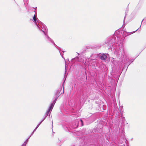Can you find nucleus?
I'll use <instances>...</instances> for the list:
<instances>
[{"mask_svg":"<svg viewBox=\"0 0 146 146\" xmlns=\"http://www.w3.org/2000/svg\"><path fill=\"white\" fill-rule=\"evenodd\" d=\"M33 20L36 26L37 29L41 31L43 33L46 39L47 40L48 42L52 43L55 45L56 44L53 40L48 35V31L46 27L39 20H37V18L36 17L35 14L33 17Z\"/></svg>","mask_w":146,"mask_h":146,"instance_id":"nucleus-1","label":"nucleus"},{"mask_svg":"<svg viewBox=\"0 0 146 146\" xmlns=\"http://www.w3.org/2000/svg\"><path fill=\"white\" fill-rule=\"evenodd\" d=\"M115 54L117 57L121 59V60L120 62L121 64H125V65L129 66L133 60H129V58L125 53L123 48L121 47L120 48L119 46L118 48L115 49Z\"/></svg>","mask_w":146,"mask_h":146,"instance_id":"nucleus-2","label":"nucleus"},{"mask_svg":"<svg viewBox=\"0 0 146 146\" xmlns=\"http://www.w3.org/2000/svg\"><path fill=\"white\" fill-rule=\"evenodd\" d=\"M116 37L114 35L108 38L104 44V45H106L109 46L110 48L114 44Z\"/></svg>","mask_w":146,"mask_h":146,"instance_id":"nucleus-3","label":"nucleus"},{"mask_svg":"<svg viewBox=\"0 0 146 146\" xmlns=\"http://www.w3.org/2000/svg\"><path fill=\"white\" fill-rule=\"evenodd\" d=\"M96 54H91L90 58L86 59L85 63H87L88 62H90V64H91L93 66H95L96 65V62L95 59L96 58Z\"/></svg>","mask_w":146,"mask_h":146,"instance_id":"nucleus-4","label":"nucleus"},{"mask_svg":"<svg viewBox=\"0 0 146 146\" xmlns=\"http://www.w3.org/2000/svg\"><path fill=\"white\" fill-rule=\"evenodd\" d=\"M108 55V54H104V53H100L98 55V58L100 59L102 61L106 62L107 56V55Z\"/></svg>","mask_w":146,"mask_h":146,"instance_id":"nucleus-5","label":"nucleus"},{"mask_svg":"<svg viewBox=\"0 0 146 146\" xmlns=\"http://www.w3.org/2000/svg\"><path fill=\"white\" fill-rule=\"evenodd\" d=\"M60 92V90H58L56 91L55 93V98L54 100L52 102L51 104L50 105H52V106L54 107L55 104V103L57 99H58V98L59 96V94Z\"/></svg>","mask_w":146,"mask_h":146,"instance_id":"nucleus-6","label":"nucleus"},{"mask_svg":"<svg viewBox=\"0 0 146 146\" xmlns=\"http://www.w3.org/2000/svg\"><path fill=\"white\" fill-rule=\"evenodd\" d=\"M53 107L52 106V105H50V106L49 108H48L47 111L45 113L44 118L41 121H43L46 118V117L48 116L50 111H51L52 110Z\"/></svg>","mask_w":146,"mask_h":146,"instance_id":"nucleus-7","label":"nucleus"},{"mask_svg":"<svg viewBox=\"0 0 146 146\" xmlns=\"http://www.w3.org/2000/svg\"><path fill=\"white\" fill-rule=\"evenodd\" d=\"M56 48L58 49L59 50V52H60V55H61V56L64 59V57H63V54H62L61 52H60V51H62V52H63V53L64 52H65V51H63L62 50H61V49H60V48L58 46H57L56 45Z\"/></svg>","mask_w":146,"mask_h":146,"instance_id":"nucleus-8","label":"nucleus"},{"mask_svg":"<svg viewBox=\"0 0 146 146\" xmlns=\"http://www.w3.org/2000/svg\"><path fill=\"white\" fill-rule=\"evenodd\" d=\"M87 94L86 93H84L83 94L82 98L83 99H86L87 98Z\"/></svg>","mask_w":146,"mask_h":146,"instance_id":"nucleus-9","label":"nucleus"},{"mask_svg":"<svg viewBox=\"0 0 146 146\" xmlns=\"http://www.w3.org/2000/svg\"><path fill=\"white\" fill-rule=\"evenodd\" d=\"M74 60H76L77 61H80V60H79V57L78 56H76L74 58L72 59L71 60V61L73 62Z\"/></svg>","mask_w":146,"mask_h":146,"instance_id":"nucleus-10","label":"nucleus"},{"mask_svg":"<svg viewBox=\"0 0 146 146\" xmlns=\"http://www.w3.org/2000/svg\"><path fill=\"white\" fill-rule=\"evenodd\" d=\"M76 124L75 125V126L74 127V128H76L78 127V123L79 122L77 121H76Z\"/></svg>","mask_w":146,"mask_h":146,"instance_id":"nucleus-11","label":"nucleus"},{"mask_svg":"<svg viewBox=\"0 0 146 146\" xmlns=\"http://www.w3.org/2000/svg\"><path fill=\"white\" fill-rule=\"evenodd\" d=\"M126 10H126V11L125 13V16L124 17V21L125 19V18L126 17V15L127 14V13L128 11V9H126Z\"/></svg>","mask_w":146,"mask_h":146,"instance_id":"nucleus-12","label":"nucleus"},{"mask_svg":"<svg viewBox=\"0 0 146 146\" xmlns=\"http://www.w3.org/2000/svg\"><path fill=\"white\" fill-rule=\"evenodd\" d=\"M80 122L81 123V126H83V122L82 119H80Z\"/></svg>","mask_w":146,"mask_h":146,"instance_id":"nucleus-13","label":"nucleus"},{"mask_svg":"<svg viewBox=\"0 0 146 146\" xmlns=\"http://www.w3.org/2000/svg\"><path fill=\"white\" fill-rule=\"evenodd\" d=\"M36 129L35 128L33 130V133H32L31 135V136H32L33 134L36 131Z\"/></svg>","mask_w":146,"mask_h":146,"instance_id":"nucleus-14","label":"nucleus"},{"mask_svg":"<svg viewBox=\"0 0 146 146\" xmlns=\"http://www.w3.org/2000/svg\"><path fill=\"white\" fill-rule=\"evenodd\" d=\"M42 122V121H40L39 123L37 125V127H38L41 124V123Z\"/></svg>","mask_w":146,"mask_h":146,"instance_id":"nucleus-15","label":"nucleus"},{"mask_svg":"<svg viewBox=\"0 0 146 146\" xmlns=\"http://www.w3.org/2000/svg\"><path fill=\"white\" fill-rule=\"evenodd\" d=\"M31 136H30V137L28 138L26 140L25 142H26V143H27L28 142V139L30 137H31Z\"/></svg>","mask_w":146,"mask_h":146,"instance_id":"nucleus-16","label":"nucleus"},{"mask_svg":"<svg viewBox=\"0 0 146 146\" xmlns=\"http://www.w3.org/2000/svg\"><path fill=\"white\" fill-rule=\"evenodd\" d=\"M27 144V143H26V142H24L23 145H24L26 146V144Z\"/></svg>","mask_w":146,"mask_h":146,"instance_id":"nucleus-17","label":"nucleus"},{"mask_svg":"<svg viewBox=\"0 0 146 146\" xmlns=\"http://www.w3.org/2000/svg\"><path fill=\"white\" fill-rule=\"evenodd\" d=\"M143 20L142 21V22H141V25L140 26V27L137 30H136L135 31H136L138 29H139V28H140L141 27V25L142 24V22H143Z\"/></svg>","mask_w":146,"mask_h":146,"instance_id":"nucleus-18","label":"nucleus"},{"mask_svg":"<svg viewBox=\"0 0 146 146\" xmlns=\"http://www.w3.org/2000/svg\"><path fill=\"white\" fill-rule=\"evenodd\" d=\"M123 143L122 141H121V140H119V143Z\"/></svg>","mask_w":146,"mask_h":146,"instance_id":"nucleus-19","label":"nucleus"},{"mask_svg":"<svg viewBox=\"0 0 146 146\" xmlns=\"http://www.w3.org/2000/svg\"><path fill=\"white\" fill-rule=\"evenodd\" d=\"M67 67H66V66H65V72H66V69H67Z\"/></svg>","mask_w":146,"mask_h":146,"instance_id":"nucleus-20","label":"nucleus"},{"mask_svg":"<svg viewBox=\"0 0 146 146\" xmlns=\"http://www.w3.org/2000/svg\"><path fill=\"white\" fill-rule=\"evenodd\" d=\"M123 140L124 141H125V138L124 137L123 138Z\"/></svg>","mask_w":146,"mask_h":146,"instance_id":"nucleus-21","label":"nucleus"},{"mask_svg":"<svg viewBox=\"0 0 146 146\" xmlns=\"http://www.w3.org/2000/svg\"><path fill=\"white\" fill-rule=\"evenodd\" d=\"M38 128V127H37V126L35 128V129H37Z\"/></svg>","mask_w":146,"mask_h":146,"instance_id":"nucleus-22","label":"nucleus"},{"mask_svg":"<svg viewBox=\"0 0 146 146\" xmlns=\"http://www.w3.org/2000/svg\"><path fill=\"white\" fill-rule=\"evenodd\" d=\"M53 121H52V124H53ZM52 127H53V125H52Z\"/></svg>","mask_w":146,"mask_h":146,"instance_id":"nucleus-23","label":"nucleus"},{"mask_svg":"<svg viewBox=\"0 0 146 146\" xmlns=\"http://www.w3.org/2000/svg\"><path fill=\"white\" fill-rule=\"evenodd\" d=\"M77 53V54H78V55H79V54L78 53Z\"/></svg>","mask_w":146,"mask_h":146,"instance_id":"nucleus-24","label":"nucleus"},{"mask_svg":"<svg viewBox=\"0 0 146 146\" xmlns=\"http://www.w3.org/2000/svg\"><path fill=\"white\" fill-rule=\"evenodd\" d=\"M24 1H26L27 0H23Z\"/></svg>","mask_w":146,"mask_h":146,"instance_id":"nucleus-25","label":"nucleus"},{"mask_svg":"<svg viewBox=\"0 0 146 146\" xmlns=\"http://www.w3.org/2000/svg\"><path fill=\"white\" fill-rule=\"evenodd\" d=\"M35 8H37V7H36Z\"/></svg>","mask_w":146,"mask_h":146,"instance_id":"nucleus-26","label":"nucleus"}]
</instances>
